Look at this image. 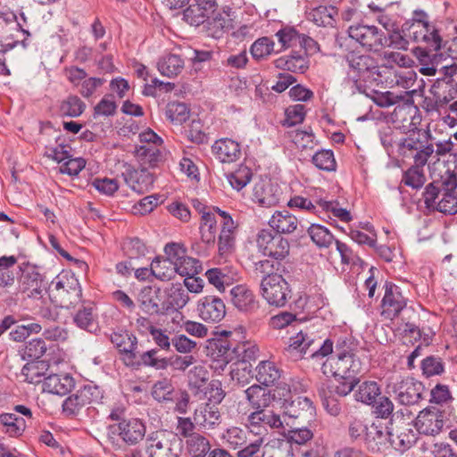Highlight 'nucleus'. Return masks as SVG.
Segmentation results:
<instances>
[{
    "instance_id": "49",
    "label": "nucleus",
    "mask_w": 457,
    "mask_h": 457,
    "mask_svg": "<svg viewBox=\"0 0 457 457\" xmlns=\"http://www.w3.org/2000/svg\"><path fill=\"white\" fill-rule=\"evenodd\" d=\"M427 179L424 172V168L419 166H411L406 171L403 172L402 182L413 189L421 188L426 183Z\"/></svg>"
},
{
    "instance_id": "44",
    "label": "nucleus",
    "mask_w": 457,
    "mask_h": 457,
    "mask_svg": "<svg viewBox=\"0 0 457 457\" xmlns=\"http://www.w3.org/2000/svg\"><path fill=\"white\" fill-rule=\"evenodd\" d=\"M184 69V61L177 54H168L158 62V70L162 75L174 77Z\"/></svg>"
},
{
    "instance_id": "10",
    "label": "nucleus",
    "mask_w": 457,
    "mask_h": 457,
    "mask_svg": "<svg viewBox=\"0 0 457 457\" xmlns=\"http://www.w3.org/2000/svg\"><path fill=\"white\" fill-rule=\"evenodd\" d=\"M349 37L362 47L378 52L387 44L385 33L374 25L357 24L348 29Z\"/></svg>"
},
{
    "instance_id": "26",
    "label": "nucleus",
    "mask_w": 457,
    "mask_h": 457,
    "mask_svg": "<svg viewBox=\"0 0 457 457\" xmlns=\"http://www.w3.org/2000/svg\"><path fill=\"white\" fill-rule=\"evenodd\" d=\"M164 301L162 309H182L189 301L188 293L180 284H170L163 290Z\"/></svg>"
},
{
    "instance_id": "52",
    "label": "nucleus",
    "mask_w": 457,
    "mask_h": 457,
    "mask_svg": "<svg viewBox=\"0 0 457 457\" xmlns=\"http://www.w3.org/2000/svg\"><path fill=\"white\" fill-rule=\"evenodd\" d=\"M165 115L172 123L181 124L189 117V110L186 104L171 102L167 104Z\"/></svg>"
},
{
    "instance_id": "21",
    "label": "nucleus",
    "mask_w": 457,
    "mask_h": 457,
    "mask_svg": "<svg viewBox=\"0 0 457 457\" xmlns=\"http://www.w3.org/2000/svg\"><path fill=\"white\" fill-rule=\"evenodd\" d=\"M111 341L123 354V361L126 365L133 366L137 363V339L135 336L128 332H114L111 335Z\"/></svg>"
},
{
    "instance_id": "39",
    "label": "nucleus",
    "mask_w": 457,
    "mask_h": 457,
    "mask_svg": "<svg viewBox=\"0 0 457 457\" xmlns=\"http://www.w3.org/2000/svg\"><path fill=\"white\" fill-rule=\"evenodd\" d=\"M231 302L240 311H249L254 306V295L245 285H237L230 290Z\"/></svg>"
},
{
    "instance_id": "25",
    "label": "nucleus",
    "mask_w": 457,
    "mask_h": 457,
    "mask_svg": "<svg viewBox=\"0 0 457 457\" xmlns=\"http://www.w3.org/2000/svg\"><path fill=\"white\" fill-rule=\"evenodd\" d=\"M391 432L386 431L381 425L372 423L367 428L364 441L368 448L373 452H381L390 443Z\"/></svg>"
},
{
    "instance_id": "53",
    "label": "nucleus",
    "mask_w": 457,
    "mask_h": 457,
    "mask_svg": "<svg viewBox=\"0 0 457 457\" xmlns=\"http://www.w3.org/2000/svg\"><path fill=\"white\" fill-rule=\"evenodd\" d=\"M17 262L14 256L0 257V287L11 286L14 282L15 275L11 270Z\"/></svg>"
},
{
    "instance_id": "56",
    "label": "nucleus",
    "mask_w": 457,
    "mask_h": 457,
    "mask_svg": "<svg viewBox=\"0 0 457 457\" xmlns=\"http://www.w3.org/2000/svg\"><path fill=\"white\" fill-rule=\"evenodd\" d=\"M205 277L210 284L214 286L219 291L225 290V287L229 285L230 277L226 272L225 269L213 268L205 272Z\"/></svg>"
},
{
    "instance_id": "50",
    "label": "nucleus",
    "mask_w": 457,
    "mask_h": 457,
    "mask_svg": "<svg viewBox=\"0 0 457 457\" xmlns=\"http://www.w3.org/2000/svg\"><path fill=\"white\" fill-rule=\"evenodd\" d=\"M252 179V171L250 168L240 165L235 171L227 175V179L230 186L239 191L244 188Z\"/></svg>"
},
{
    "instance_id": "9",
    "label": "nucleus",
    "mask_w": 457,
    "mask_h": 457,
    "mask_svg": "<svg viewBox=\"0 0 457 457\" xmlns=\"http://www.w3.org/2000/svg\"><path fill=\"white\" fill-rule=\"evenodd\" d=\"M256 245L263 255L277 261H282L289 254L288 240L278 234H273L269 229H262L258 232Z\"/></svg>"
},
{
    "instance_id": "24",
    "label": "nucleus",
    "mask_w": 457,
    "mask_h": 457,
    "mask_svg": "<svg viewBox=\"0 0 457 457\" xmlns=\"http://www.w3.org/2000/svg\"><path fill=\"white\" fill-rule=\"evenodd\" d=\"M212 151L216 159L224 163L236 162L241 155L239 144L229 138L216 140L212 146Z\"/></svg>"
},
{
    "instance_id": "45",
    "label": "nucleus",
    "mask_w": 457,
    "mask_h": 457,
    "mask_svg": "<svg viewBox=\"0 0 457 457\" xmlns=\"http://www.w3.org/2000/svg\"><path fill=\"white\" fill-rule=\"evenodd\" d=\"M152 272L153 276L162 281L170 280L177 274L175 264L165 257H156L152 262Z\"/></svg>"
},
{
    "instance_id": "32",
    "label": "nucleus",
    "mask_w": 457,
    "mask_h": 457,
    "mask_svg": "<svg viewBox=\"0 0 457 457\" xmlns=\"http://www.w3.org/2000/svg\"><path fill=\"white\" fill-rule=\"evenodd\" d=\"M245 395L250 405L257 410L265 409L274 400V395L266 387L253 385L245 390Z\"/></svg>"
},
{
    "instance_id": "42",
    "label": "nucleus",
    "mask_w": 457,
    "mask_h": 457,
    "mask_svg": "<svg viewBox=\"0 0 457 457\" xmlns=\"http://www.w3.org/2000/svg\"><path fill=\"white\" fill-rule=\"evenodd\" d=\"M381 394L379 386L375 381L362 382L354 394L355 400L365 404H373Z\"/></svg>"
},
{
    "instance_id": "29",
    "label": "nucleus",
    "mask_w": 457,
    "mask_h": 457,
    "mask_svg": "<svg viewBox=\"0 0 457 457\" xmlns=\"http://www.w3.org/2000/svg\"><path fill=\"white\" fill-rule=\"evenodd\" d=\"M201 220L199 226V232L201 235V240L206 245H215L216 235H217V218L216 214L203 208L200 210Z\"/></svg>"
},
{
    "instance_id": "30",
    "label": "nucleus",
    "mask_w": 457,
    "mask_h": 457,
    "mask_svg": "<svg viewBox=\"0 0 457 457\" xmlns=\"http://www.w3.org/2000/svg\"><path fill=\"white\" fill-rule=\"evenodd\" d=\"M220 414L215 404L205 403L194 413L195 423L205 429L213 428L220 422Z\"/></svg>"
},
{
    "instance_id": "6",
    "label": "nucleus",
    "mask_w": 457,
    "mask_h": 457,
    "mask_svg": "<svg viewBox=\"0 0 457 457\" xmlns=\"http://www.w3.org/2000/svg\"><path fill=\"white\" fill-rule=\"evenodd\" d=\"M322 373L335 378H353L362 370V363L356 355L329 357L321 366Z\"/></svg>"
},
{
    "instance_id": "4",
    "label": "nucleus",
    "mask_w": 457,
    "mask_h": 457,
    "mask_svg": "<svg viewBox=\"0 0 457 457\" xmlns=\"http://www.w3.org/2000/svg\"><path fill=\"white\" fill-rule=\"evenodd\" d=\"M286 351L298 356L309 354L312 358L325 357L333 353V342L330 339H326L320 345L301 331L289 338V345Z\"/></svg>"
},
{
    "instance_id": "16",
    "label": "nucleus",
    "mask_w": 457,
    "mask_h": 457,
    "mask_svg": "<svg viewBox=\"0 0 457 457\" xmlns=\"http://www.w3.org/2000/svg\"><path fill=\"white\" fill-rule=\"evenodd\" d=\"M406 305L407 301L402 295L400 288L395 285H386L381 304L382 316L388 320H394Z\"/></svg>"
},
{
    "instance_id": "31",
    "label": "nucleus",
    "mask_w": 457,
    "mask_h": 457,
    "mask_svg": "<svg viewBox=\"0 0 457 457\" xmlns=\"http://www.w3.org/2000/svg\"><path fill=\"white\" fill-rule=\"evenodd\" d=\"M249 426L253 428L257 427H270L271 428H284V420L279 415L265 409L257 410L248 416Z\"/></svg>"
},
{
    "instance_id": "5",
    "label": "nucleus",
    "mask_w": 457,
    "mask_h": 457,
    "mask_svg": "<svg viewBox=\"0 0 457 457\" xmlns=\"http://www.w3.org/2000/svg\"><path fill=\"white\" fill-rule=\"evenodd\" d=\"M146 453L149 457H179L181 441L170 432L157 431L147 439Z\"/></svg>"
},
{
    "instance_id": "38",
    "label": "nucleus",
    "mask_w": 457,
    "mask_h": 457,
    "mask_svg": "<svg viewBox=\"0 0 457 457\" xmlns=\"http://www.w3.org/2000/svg\"><path fill=\"white\" fill-rule=\"evenodd\" d=\"M443 181V170L438 173L437 178H434L432 182L428 184L423 192V200L427 208L437 211L438 202L441 198L444 186L441 185Z\"/></svg>"
},
{
    "instance_id": "35",
    "label": "nucleus",
    "mask_w": 457,
    "mask_h": 457,
    "mask_svg": "<svg viewBox=\"0 0 457 457\" xmlns=\"http://www.w3.org/2000/svg\"><path fill=\"white\" fill-rule=\"evenodd\" d=\"M26 421L14 413H3L0 415V428L10 436H21L26 429Z\"/></svg>"
},
{
    "instance_id": "7",
    "label": "nucleus",
    "mask_w": 457,
    "mask_h": 457,
    "mask_svg": "<svg viewBox=\"0 0 457 457\" xmlns=\"http://www.w3.org/2000/svg\"><path fill=\"white\" fill-rule=\"evenodd\" d=\"M224 438L234 449L240 448L237 453L238 457H252L260 450L262 444V438L254 435L253 431L237 427L228 428Z\"/></svg>"
},
{
    "instance_id": "37",
    "label": "nucleus",
    "mask_w": 457,
    "mask_h": 457,
    "mask_svg": "<svg viewBox=\"0 0 457 457\" xmlns=\"http://www.w3.org/2000/svg\"><path fill=\"white\" fill-rule=\"evenodd\" d=\"M206 30L209 36L220 38L232 27V19L228 13H216L206 21Z\"/></svg>"
},
{
    "instance_id": "2",
    "label": "nucleus",
    "mask_w": 457,
    "mask_h": 457,
    "mask_svg": "<svg viewBox=\"0 0 457 457\" xmlns=\"http://www.w3.org/2000/svg\"><path fill=\"white\" fill-rule=\"evenodd\" d=\"M160 145H139L136 147L135 155L142 166L140 171L128 170L123 174L124 179L129 187L136 191L142 192V187L139 184L141 179L148 177L145 173L147 168H153L158 165L163 159Z\"/></svg>"
},
{
    "instance_id": "48",
    "label": "nucleus",
    "mask_w": 457,
    "mask_h": 457,
    "mask_svg": "<svg viewBox=\"0 0 457 457\" xmlns=\"http://www.w3.org/2000/svg\"><path fill=\"white\" fill-rule=\"evenodd\" d=\"M308 234L312 242L319 247H328L334 241V236L324 226L312 224L308 228Z\"/></svg>"
},
{
    "instance_id": "33",
    "label": "nucleus",
    "mask_w": 457,
    "mask_h": 457,
    "mask_svg": "<svg viewBox=\"0 0 457 457\" xmlns=\"http://www.w3.org/2000/svg\"><path fill=\"white\" fill-rule=\"evenodd\" d=\"M255 378L266 386L274 385L281 377L282 370L270 361H262L257 365Z\"/></svg>"
},
{
    "instance_id": "18",
    "label": "nucleus",
    "mask_w": 457,
    "mask_h": 457,
    "mask_svg": "<svg viewBox=\"0 0 457 457\" xmlns=\"http://www.w3.org/2000/svg\"><path fill=\"white\" fill-rule=\"evenodd\" d=\"M414 426L420 434L436 436L444 427V416L438 409H425L419 413Z\"/></svg>"
},
{
    "instance_id": "59",
    "label": "nucleus",
    "mask_w": 457,
    "mask_h": 457,
    "mask_svg": "<svg viewBox=\"0 0 457 457\" xmlns=\"http://www.w3.org/2000/svg\"><path fill=\"white\" fill-rule=\"evenodd\" d=\"M209 12L204 11L195 3L192 2L189 6L184 11V20L192 26H199L205 21L209 17Z\"/></svg>"
},
{
    "instance_id": "46",
    "label": "nucleus",
    "mask_w": 457,
    "mask_h": 457,
    "mask_svg": "<svg viewBox=\"0 0 457 457\" xmlns=\"http://www.w3.org/2000/svg\"><path fill=\"white\" fill-rule=\"evenodd\" d=\"M237 344L231 343L227 338L218 339L214 344L217 358H219L218 361L222 362L224 365L236 361V359H238V355H237Z\"/></svg>"
},
{
    "instance_id": "61",
    "label": "nucleus",
    "mask_w": 457,
    "mask_h": 457,
    "mask_svg": "<svg viewBox=\"0 0 457 457\" xmlns=\"http://www.w3.org/2000/svg\"><path fill=\"white\" fill-rule=\"evenodd\" d=\"M158 351L155 349H152L146 351L139 355V361H137L136 364L139 362L143 363L145 366L154 367L156 370H165L169 366L170 360L166 358H159L157 356Z\"/></svg>"
},
{
    "instance_id": "27",
    "label": "nucleus",
    "mask_w": 457,
    "mask_h": 457,
    "mask_svg": "<svg viewBox=\"0 0 457 457\" xmlns=\"http://www.w3.org/2000/svg\"><path fill=\"white\" fill-rule=\"evenodd\" d=\"M270 227L278 234H292L299 225L298 219L288 211L275 212L269 220Z\"/></svg>"
},
{
    "instance_id": "22",
    "label": "nucleus",
    "mask_w": 457,
    "mask_h": 457,
    "mask_svg": "<svg viewBox=\"0 0 457 457\" xmlns=\"http://www.w3.org/2000/svg\"><path fill=\"white\" fill-rule=\"evenodd\" d=\"M415 426L411 422L402 420L390 435L391 445L400 452L409 449L417 439Z\"/></svg>"
},
{
    "instance_id": "43",
    "label": "nucleus",
    "mask_w": 457,
    "mask_h": 457,
    "mask_svg": "<svg viewBox=\"0 0 457 457\" xmlns=\"http://www.w3.org/2000/svg\"><path fill=\"white\" fill-rule=\"evenodd\" d=\"M73 320L79 328L90 333L96 332L98 329L96 316L90 306H84L79 309L74 315Z\"/></svg>"
},
{
    "instance_id": "1",
    "label": "nucleus",
    "mask_w": 457,
    "mask_h": 457,
    "mask_svg": "<svg viewBox=\"0 0 457 457\" xmlns=\"http://www.w3.org/2000/svg\"><path fill=\"white\" fill-rule=\"evenodd\" d=\"M146 432L145 423L136 418L122 420L107 427V439L115 446H120V442L127 445H137L143 440Z\"/></svg>"
},
{
    "instance_id": "36",
    "label": "nucleus",
    "mask_w": 457,
    "mask_h": 457,
    "mask_svg": "<svg viewBox=\"0 0 457 457\" xmlns=\"http://www.w3.org/2000/svg\"><path fill=\"white\" fill-rule=\"evenodd\" d=\"M276 68L291 72L303 73L308 69L307 58L300 54L294 53L275 60Z\"/></svg>"
},
{
    "instance_id": "28",
    "label": "nucleus",
    "mask_w": 457,
    "mask_h": 457,
    "mask_svg": "<svg viewBox=\"0 0 457 457\" xmlns=\"http://www.w3.org/2000/svg\"><path fill=\"white\" fill-rule=\"evenodd\" d=\"M74 386V379L68 374H52L44 378L43 389L54 395H63Z\"/></svg>"
},
{
    "instance_id": "57",
    "label": "nucleus",
    "mask_w": 457,
    "mask_h": 457,
    "mask_svg": "<svg viewBox=\"0 0 457 457\" xmlns=\"http://www.w3.org/2000/svg\"><path fill=\"white\" fill-rule=\"evenodd\" d=\"M274 41L268 37L258 38L251 46V54L256 60L263 59L274 51Z\"/></svg>"
},
{
    "instance_id": "19",
    "label": "nucleus",
    "mask_w": 457,
    "mask_h": 457,
    "mask_svg": "<svg viewBox=\"0 0 457 457\" xmlns=\"http://www.w3.org/2000/svg\"><path fill=\"white\" fill-rule=\"evenodd\" d=\"M424 386L411 378L403 379L395 386L394 392L401 404L411 405L419 403L422 397Z\"/></svg>"
},
{
    "instance_id": "8",
    "label": "nucleus",
    "mask_w": 457,
    "mask_h": 457,
    "mask_svg": "<svg viewBox=\"0 0 457 457\" xmlns=\"http://www.w3.org/2000/svg\"><path fill=\"white\" fill-rule=\"evenodd\" d=\"M53 295L62 307L69 308L79 303L81 287L74 275L63 274L58 276L53 282Z\"/></svg>"
},
{
    "instance_id": "55",
    "label": "nucleus",
    "mask_w": 457,
    "mask_h": 457,
    "mask_svg": "<svg viewBox=\"0 0 457 457\" xmlns=\"http://www.w3.org/2000/svg\"><path fill=\"white\" fill-rule=\"evenodd\" d=\"M85 104L76 96H71L63 100L60 106L62 116L79 117L85 110Z\"/></svg>"
},
{
    "instance_id": "34",
    "label": "nucleus",
    "mask_w": 457,
    "mask_h": 457,
    "mask_svg": "<svg viewBox=\"0 0 457 457\" xmlns=\"http://www.w3.org/2000/svg\"><path fill=\"white\" fill-rule=\"evenodd\" d=\"M337 15V10L336 7L320 5L311 9L307 13V18L318 26L333 27L336 23L335 17Z\"/></svg>"
},
{
    "instance_id": "63",
    "label": "nucleus",
    "mask_w": 457,
    "mask_h": 457,
    "mask_svg": "<svg viewBox=\"0 0 457 457\" xmlns=\"http://www.w3.org/2000/svg\"><path fill=\"white\" fill-rule=\"evenodd\" d=\"M163 202L162 195H152L144 197L133 206L136 214L145 215L151 212L155 207Z\"/></svg>"
},
{
    "instance_id": "15",
    "label": "nucleus",
    "mask_w": 457,
    "mask_h": 457,
    "mask_svg": "<svg viewBox=\"0 0 457 457\" xmlns=\"http://www.w3.org/2000/svg\"><path fill=\"white\" fill-rule=\"evenodd\" d=\"M215 212L220 216V233L218 238V253L220 259H227L235 248V235L237 226L231 216L219 208Z\"/></svg>"
},
{
    "instance_id": "12",
    "label": "nucleus",
    "mask_w": 457,
    "mask_h": 457,
    "mask_svg": "<svg viewBox=\"0 0 457 457\" xmlns=\"http://www.w3.org/2000/svg\"><path fill=\"white\" fill-rule=\"evenodd\" d=\"M101 398L102 394L98 386L86 385L63 401L62 411L67 416L77 415L86 405L98 402Z\"/></svg>"
},
{
    "instance_id": "40",
    "label": "nucleus",
    "mask_w": 457,
    "mask_h": 457,
    "mask_svg": "<svg viewBox=\"0 0 457 457\" xmlns=\"http://www.w3.org/2000/svg\"><path fill=\"white\" fill-rule=\"evenodd\" d=\"M405 37H410L415 42H428L432 37L435 40L438 39V36L435 34L434 29L430 31V26L428 21L421 20L414 21L407 29Z\"/></svg>"
},
{
    "instance_id": "60",
    "label": "nucleus",
    "mask_w": 457,
    "mask_h": 457,
    "mask_svg": "<svg viewBox=\"0 0 457 457\" xmlns=\"http://www.w3.org/2000/svg\"><path fill=\"white\" fill-rule=\"evenodd\" d=\"M176 271L182 277H191L196 275L201 270L199 261L185 255L177 264H175Z\"/></svg>"
},
{
    "instance_id": "3",
    "label": "nucleus",
    "mask_w": 457,
    "mask_h": 457,
    "mask_svg": "<svg viewBox=\"0 0 457 457\" xmlns=\"http://www.w3.org/2000/svg\"><path fill=\"white\" fill-rule=\"evenodd\" d=\"M345 61L349 67L347 81L355 85L359 80H376L374 75H378V66L376 60L367 54L352 52L346 54Z\"/></svg>"
},
{
    "instance_id": "20",
    "label": "nucleus",
    "mask_w": 457,
    "mask_h": 457,
    "mask_svg": "<svg viewBox=\"0 0 457 457\" xmlns=\"http://www.w3.org/2000/svg\"><path fill=\"white\" fill-rule=\"evenodd\" d=\"M20 288L28 297L39 298L46 289L42 275L33 266H26L20 278Z\"/></svg>"
},
{
    "instance_id": "23",
    "label": "nucleus",
    "mask_w": 457,
    "mask_h": 457,
    "mask_svg": "<svg viewBox=\"0 0 457 457\" xmlns=\"http://www.w3.org/2000/svg\"><path fill=\"white\" fill-rule=\"evenodd\" d=\"M281 192L278 185L270 181H261L253 187L254 200L263 207H271L280 201Z\"/></svg>"
},
{
    "instance_id": "41",
    "label": "nucleus",
    "mask_w": 457,
    "mask_h": 457,
    "mask_svg": "<svg viewBox=\"0 0 457 457\" xmlns=\"http://www.w3.org/2000/svg\"><path fill=\"white\" fill-rule=\"evenodd\" d=\"M151 394L159 403H172L176 399L177 390L171 380L164 378L153 385Z\"/></svg>"
},
{
    "instance_id": "62",
    "label": "nucleus",
    "mask_w": 457,
    "mask_h": 457,
    "mask_svg": "<svg viewBox=\"0 0 457 457\" xmlns=\"http://www.w3.org/2000/svg\"><path fill=\"white\" fill-rule=\"evenodd\" d=\"M47 346L43 338H33L26 344L22 356L23 358L39 359L44 355Z\"/></svg>"
},
{
    "instance_id": "13",
    "label": "nucleus",
    "mask_w": 457,
    "mask_h": 457,
    "mask_svg": "<svg viewBox=\"0 0 457 457\" xmlns=\"http://www.w3.org/2000/svg\"><path fill=\"white\" fill-rule=\"evenodd\" d=\"M441 185L444 186V188L438 202L437 211L454 214L457 212V173L444 166Z\"/></svg>"
},
{
    "instance_id": "64",
    "label": "nucleus",
    "mask_w": 457,
    "mask_h": 457,
    "mask_svg": "<svg viewBox=\"0 0 457 457\" xmlns=\"http://www.w3.org/2000/svg\"><path fill=\"white\" fill-rule=\"evenodd\" d=\"M125 254L130 260H137L145 255L146 246L139 238H130L124 243Z\"/></svg>"
},
{
    "instance_id": "54",
    "label": "nucleus",
    "mask_w": 457,
    "mask_h": 457,
    "mask_svg": "<svg viewBox=\"0 0 457 457\" xmlns=\"http://www.w3.org/2000/svg\"><path fill=\"white\" fill-rule=\"evenodd\" d=\"M319 395L322 400L323 406L329 414L337 416L340 413L341 405L337 398L333 395V391L329 389L328 386L323 384L319 388Z\"/></svg>"
},
{
    "instance_id": "17",
    "label": "nucleus",
    "mask_w": 457,
    "mask_h": 457,
    "mask_svg": "<svg viewBox=\"0 0 457 457\" xmlns=\"http://www.w3.org/2000/svg\"><path fill=\"white\" fill-rule=\"evenodd\" d=\"M199 317L206 322H219L226 315V306L223 301L215 295H206L197 302Z\"/></svg>"
},
{
    "instance_id": "58",
    "label": "nucleus",
    "mask_w": 457,
    "mask_h": 457,
    "mask_svg": "<svg viewBox=\"0 0 457 457\" xmlns=\"http://www.w3.org/2000/svg\"><path fill=\"white\" fill-rule=\"evenodd\" d=\"M313 164L320 170L326 171H334L337 168V162L334 154L330 150H321L312 156Z\"/></svg>"
},
{
    "instance_id": "11",
    "label": "nucleus",
    "mask_w": 457,
    "mask_h": 457,
    "mask_svg": "<svg viewBox=\"0 0 457 457\" xmlns=\"http://www.w3.org/2000/svg\"><path fill=\"white\" fill-rule=\"evenodd\" d=\"M262 295L270 305L284 306L291 290L286 279L277 273L264 277L261 283Z\"/></svg>"
},
{
    "instance_id": "14",
    "label": "nucleus",
    "mask_w": 457,
    "mask_h": 457,
    "mask_svg": "<svg viewBox=\"0 0 457 457\" xmlns=\"http://www.w3.org/2000/svg\"><path fill=\"white\" fill-rule=\"evenodd\" d=\"M284 423L290 426L289 420H301L303 422L310 421L315 415V408L312 401L303 396H295L292 399H284Z\"/></svg>"
},
{
    "instance_id": "51",
    "label": "nucleus",
    "mask_w": 457,
    "mask_h": 457,
    "mask_svg": "<svg viewBox=\"0 0 457 457\" xmlns=\"http://www.w3.org/2000/svg\"><path fill=\"white\" fill-rule=\"evenodd\" d=\"M46 370V364L44 361H32L23 366L21 375L25 380L31 384L41 382Z\"/></svg>"
},
{
    "instance_id": "47",
    "label": "nucleus",
    "mask_w": 457,
    "mask_h": 457,
    "mask_svg": "<svg viewBox=\"0 0 457 457\" xmlns=\"http://www.w3.org/2000/svg\"><path fill=\"white\" fill-rule=\"evenodd\" d=\"M187 448L192 457H205L211 445L209 440L200 434L192 435L187 440Z\"/></svg>"
}]
</instances>
